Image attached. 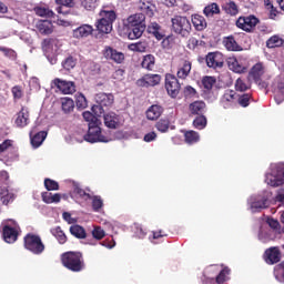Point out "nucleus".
Returning a JSON list of instances; mask_svg holds the SVG:
<instances>
[{
    "instance_id": "3",
    "label": "nucleus",
    "mask_w": 284,
    "mask_h": 284,
    "mask_svg": "<svg viewBox=\"0 0 284 284\" xmlns=\"http://www.w3.org/2000/svg\"><path fill=\"white\" fill-rule=\"evenodd\" d=\"M172 30L175 34H180V37L187 38L192 32V22L187 17L175 16L171 19Z\"/></svg>"
},
{
    "instance_id": "36",
    "label": "nucleus",
    "mask_w": 284,
    "mask_h": 284,
    "mask_svg": "<svg viewBox=\"0 0 284 284\" xmlns=\"http://www.w3.org/2000/svg\"><path fill=\"white\" fill-rule=\"evenodd\" d=\"M155 65H156V58L153 54H146L143 57L141 62V68H143L144 70H148L149 72H152Z\"/></svg>"
},
{
    "instance_id": "64",
    "label": "nucleus",
    "mask_w": 284,
    "mask_h": 284,
    "mask_svg": "<svg viewBox=\"0 0 284 284\" xmlns=\"http://www.w3.org/2000/svg\"><path fill=\"white\" fill-rule=\"evenodd\" d=\"M81 6H83L85 10H94L97 0H81Z\"/></svg>"
},
{
    "instance_id": "32",
    "label": "nucleus",
    "mask_w": 284,
    "mask_h": 284,
    "mask_svg": "<svg viewBox=\"0 0 284 284\" xmlns=\"http://www.w3.org/2000/svg\"><path fill=\"white\" fill-rule=\"evenodd\" d=\"M32 132H30V139H31V145L33 148H41L43 141H45V138L48 136V132L45 131H40L38 133H36L34 135H32Z\"/></svg>"
},
{
    "instance_id": "13",
    "label": "nucleus",
    "mask_w": 284,
    "mask_h": 284,
    "mask_svg": "<svg viewBox=\"0 0 284 284\" xmlns=\"http://www.w3.org/2000/svg\"><path fill=\"white\" fill-rule=\"evenodd\" d=\"M52 83L62 94H74V92H77V85L72 81L55 78Z\"/></svg>"
},
{
    "instance_id": "11",
    "label": "nucleus",
    "mask_w": 284,
    "mask_h": 284,
    "mask_svg": "<svg viewBox=\"0 0 284 284\" xmlns=\"http://www.w3.org/2000/svg\"><path fill=\"white\" fill-rule=\"evenodd\" d=\"M239 101V93L232 89H227L224 91L221 97L220 103L224 108V110H230V108H234Z\"/></svg>"
},
{
    "instance_id": "17",
    "label": "nucleus",
    "mask_w": 284,
    "mask_h": 284,
    "mask_svg": "<svg viewBox=\"0 0 284 284\" xmlns=\"http://www.w3.org/2000/svg\"><path fill=\"white\" fill-rule=\"evenodd\" d=\"M230 267H224L220 271V273L214 277H205L206 284H224L229 280L230 276Z\"/></svg>"
},
{
    "instance_id": "63",
    "label": "nucleus",
    "mask_w": 284,
    "mask_h": 284,
    "mask_svg": "<svg viewBox=\"0 0 284 284\" xmlns=\"http://www.w3.org/2000/svg\"><path fill=\"white\" fill-rule=\"evenodd\" d=\"M199 45H201V42L199 41V39L191 37L187 40L186 48H189V50H196Z\"/></svg>"
},
{
    "instance_id": "52",
    "label": "nucleus",
    "mask_w": 284,
    "mask_h": 284,
    "mask_svg": "<svg viewBox=\"0 0 284 284\" xmlns=\"http://www.w3.org/2000/svg\"><path fill=\"white\" fill-rule=\"evenodd\" d=\"M184 139L190 145H192L193 143H199L200 135L196 131H186L184 133Z\"/></svg>"
},
{
    "instance_id": "48",
    "label": "nucleus",
    "mask_w": 284,
    "mask_h": 284,
    "mask_svg": "<svg viewBox=\"0 0 284 284\" xmlns=\"http://www.w3.org/2000/svg\"><path fill=\"white\" fill-rule=\"evenodd\" d=\"M284 40L278 36H273L266 41V48H281L283 47Z\"/></svg>"
},
{
    "instance_id": "29",
    "label": "nucleus",
    "mask_w": 284,
    "mask_h": 284,
    "mask_svg": "<svg viewBox=\"0 0 284 284\" xmlns=\"http://www.w3.org/2000/svg\"><path fill=\"white\" fill-rule=\"evenodd\" d=\"M148 32L149 34H152L153 37H155L158 41H161L165 38V31H163V29L156 22H151L148 26Z\"/></svg>"
},
{
    "instance_id": "14",
    "label": "nucleus",
    "mask_w": 284,
    "mask_h": 284,
    "mask_svg": "<svg viewBox=\"0 0 284 284\" xmlns=\"http://www.w3.org/2000/svg\"><path fill=\"white\" fill-rule=\"evenodd\" d=\"M104 125H106L110 130H119L123 123L121 122V115L115 112H108L103 115Z\"/></svg>"
},
{
    "instance_id": "45",
    "label": "nucleus",
    "mask_w": 284,
    "mask_h": 284,
    "mask_svg": "<svg viewBox=\"0 0 284 284\" xmlns=\"http://www.w3.org/2000/svg\"><path fill=\"white\" fill-rule=\"evenodd\" d=\"M61 106H62V112H64V114H70V112L74 110V100L70 98H62Z\"/></svg>"
},
{
    "instance_id": "19",
    "label": "nucleus",
    "mask_w": 284,
    "mask_h": 284,
    "mask_svg": "<svg viewBox=\"0 0 284 284\" xmlns=\"http://www.w3.org/2000/svg\"><path fill=\"white\" fill-rule=\"evenodd\" d=\"M265 256L268 265H275L281 262V250L278 246L270 247L265 251Z\"/></svg>"
},
{
    "instance_id": "33",
    "label": "nucleus",
    "mask_w": 284,
    "mask_h": 284,
    "mask_svg": "<svg viewBox=\"0 0 284 284\" xmlns=\"http://www.w3.org/2000/svg\"><path fill=\"white\" fill-rule=\"evenodd\" d=\"M129 29L128 38L131 41H134V39H141L143 37V33L145 32V28L148 26H141V27H126Z\"/></svg>"
},
{
    "instance_id": "4",
    "label": "nucleus",
    "mask_w": 284,
    "mask_h": 284,
    "mask_svg": "<svg viewBox=\"0 0 284 284\" xmlns=\"http://www.w3.org/2000/svg\"><path fill=\"white\" fill-rule=\"evenodd\" d=\"M265 183L271 187L284 185V165L275 164L271 166V172L266 174Z\"/></svg>"
},
{
    "instance_id": "6",
    "label": "nucleus",
    "mask_w": 284,
    "mask_h": 284,
    "mask_svg": "<svg viewBox=\"0 0 284 284\" xmlns=\"http://www.w3.org/2000/svg\"><path fill=\"white\" fill-rule=\"evenodd\" d=\"M84 141H88V143H108V138L101 134L99 122L89 126L88 133L84 135Z\"/></svg>"
},
{
    "instance_id": "16",
    "label": "nucleus",
    "mask_w": 284,
    "mask_h": 284,
    "mask_svg": "<svg viewBox=\"0 0 284 284\" xmlns=\"http://www.w3.org/2000/svg\"><path fill=\"white\" fill-rule=\"evenodd\" d=\"M207 110V104L203 100H196L189 104V111L193 116H201L205 114Z\"/></svg>"
},
{
    "instance_id": "9",
    "label": "nucleus",
    "mask_w": 284,
    "mask_h": 284,
    "mask_svg": "<svg viewBox=\"0 0 284 284\" xmlns=\"http://www.w3.org/2000/svg\"><path fill=\"white\" fill-rule=\"evenodd\" d=\"M205 61L207 68H211L212 70H221V68L225 65V57L219 51L209 52L205 57Z\"/></svg>"
},
{
    "instance_id": "42",
    "label": "nucleus",
    "mask_w": 284,
    "mask_h": 284,
    "mask_svg": "<svg viewBox=\"0 0 284 284\" xmlns=\"http://www.w3.org/2000/svg\"><path fill=\"white\" fill-rule=\"evenodd\" d=\"M69 232L75 239H85L88 236L85 229L79 224L71 225Z\"/></svg>"
},
{
    "instance_id": "62",
    "label": "nucleus",
    "mask_w": 284,
    "mask_h": 284,
    "mask_svg": "<svg viewBox=\"0 0 284 284\" xmlns=\"http://www.w3.org/2000/svg\"><path fill=\"white\" fill-rule=\"evenodd\" d=\"M54 43H57V40H54L53 38H47L42 41V50H52V47L54 45Z\"/></svg>"
},
{
    "instance_id": "59",
    "label": "nucleus",
    "mask_w": 284,
    "mask_h": 284,
    "mask_svg": "<svg viewBox=\"0 0 284 284\" xmlns=\"http://www.w3.org/2000/svg\"><path fill=\"white\" fill-rule=\"evenodd\" d=\"M11 94L14 101H19L20 99H23V87L21 85L12 87Z\"/></svg>"
},
{
    "instance_id": "22",
    "label": "nucleus",
    "mask_w": 284,
    "mask_h": 284,
    "mask_svg": "<svg viewBox=\"0 0 284 284\" xmlns=\"http://www.w3.org/2000/svg\"><path fill=\"white\" fill-rule=\"evenodd\" d=\"M229 70L235 72L236 74H245L247 72V65L243 64V62L239 61L236 58L227 59Z\"/></svg>"
},
{
    "instance_id": "61",
    "label": "nucleus",
    "mask_w": 284,
    "mask_h": 284,
    "mask_svg": "<svg viewBox=\"0 0 284 284\" xmlns=\"http://www.w3.org/2000/svg\"><path fill=\"white\" fill-rule=\"evenodd\" d=\"M92 236L97 241L105 239V231L101 226H95L92 231Z\"/></svg>"
},
{
    "instance_id": "38",
    "label": "nucleus",
    "mask_w": 284,
    "mask_h": 284,
    "mask_svg": "<svg viewBox=\"0 0 284 284\" xmlns=\"http://www.w3.org/2000/svg\"><path fill=\"white\" fill-rule=\"evenodd\" d=\"M201 83L204 92H212V89L216 85V78L212 75H204Z\"/></svg>"
},
{
    "instance_id": "28",
    "label": "nucleus",
    "mask_w": 284,
    "mask_h": 284,
    "mask_svg": "<svg viewBox=\"0 0 284 284\" xmlns=\"http://www.w3.org/2000/svg\"><path fill=\"white\" fill-rule=\"evenodd\" d=\"M266 207H270V201L265 196H257L251 202L252 212H261V210H266Z\"/></svg>"
},
{
    "instance_id": "35",
    "label": "nucleus",
    "mask_w": 284,
    "mask_h": 284,
    "mask_svg": "<svg viewBox=\"0 0 284 284\" xmlns=\"http://www.w3.org/2000/svg\"><path fill=\"white\" fill-rule=\"evenodd\" d=\"M37 30L40 34H52V22L49 20H39L36 24Z\"/></svg>"
},
{
    "instance_id": "55",
    "label": "nucleus",
    "mask_w": 284,
    "mask_h": 284,
    "mask_svg": "<svg viewBox=\"0 0 284 284\" xmlns=\"http://www.w3.org/2000/svg\"><path fill=\"white\" fill-rule=\"evenodd\" d=\"M44 187H45V190H48V192L57 191V190H59V182H57L50 178H47V179H44Z\"/></svg>"
},
{
    "instance_id": "2",
    "label": "nucleus",
    "mask_w": 284,
    "mask_h": 284,
    "mask_svg": "<svg viewBox=\"0 0 284 284\" xmlns=\"http://www.w3.org/2000/svg\"><path fill=\"white\" fill-rule=\"evenodd\" d=\"M23 243L24 248L31 252V254L39 256L42 252H45V244H43L41 236L34 233H28L23 239Z\"/></svg>"
},
{
    "instance_id": "15",
    "label": "nucleus",
    "mask_w": 284,
    "mask_h": 284,
    "mask_svg": "<svg viewBox=\"0 0 284 284\" xmlns=\"http://www.w3.org/2000/svg\"><path fill=\"white\" fill-rule=\"evenodd\" d=\"M2 236L6 243H17L19 239V231L14 226H10V224H6L2 229Z\"/></svg>"
},
{
    "instance_id": "46",
    "label": "nucleus",
    "mask_w": 284,
    "mask_h": 284,
    "mask_svg": "<svg viewBox=\"0 0 284 284\" xmlns=\"http://www.w3.org/2000/svg\"><path fill=\"white\" fill-rule=\"evenodd\" d=\"M237 103L241 108H248L252 103V93L237 94Z\"/></svg>"
},
{
    "instance_id": "8",
    "label": "nucleus",
    "mask_w": 284,
    "mask_h": 284,
    "mask_svg": "<svg viewBox=\"0 0 284 284\" xmlns=\"http://www.w3.org/2000/svg\"><path fill=\"white\" fill-rule=\"evenodd\" d=\"M165 90L172 99H176L181 92V83L179 82V79H176L172 73L165 74Z\"/></svg>"
},
{
    "instance_id": "10",
    "label": "nucleus",
    "mask_w": 284,
    "mask_h": 284,
    "mask_svg": "<svg viewBox=\"0 0 284 284\" xmlns=\"http://www.w3.org/2000/svg\"><path fill=\"white\" fill-rule=\"evenodd\" d=\"M161 83V74L146 73L136 80L138 88H155Z\"/></svg>"
},
{
    "instance_id": "30",
    "label": "nucleus",
    "mask_w": 284,
    "mask_h": 284,
    "mask_svg": "<svg viewBox=\"0 0 284 284\" xmlns=\"http://www.w3.org/2000/svg\"><path fill=\"white\" fill-rule=\"evenodd\" d=\"M192 23H193V28L197 31V32H203V30H205V28H207V20H205V17L201 16V14H192V19H191Z\"/></svg>"
},
{
    "instance_id": "51",
    "label": "nucleus",
    "mask_w": 284,
    "mask_h": 284,
    "mask_svg": "<svg viewBox=\"0 0 284 284\" xmlns=\"http://www.w3.org/2000/svg\"><path fill=\"white\" fill-rule=\"evenodd\" d=\"M82 116H83L84 121H87V123H89L88 125L90 128V125H94L95 123H99V118H97V116H101V115H97L95 113L93 114L90 111H84L82 113Z\"/></svg>"
},
{
    "instance_id": "20",
    "label": "nucleus",
    "mask_w": 284,
    "mask_h": 284,
    "mask_svg": "<svg viewBox=\"0 0 284 284\" xmlns=\"http://www.w3.org/2000/svg\"><path fill=\"white\" fill-rule=\"evenodd\" d=\"M263 74H265V67L262 62H257L251 68L248 79H253L255 83H261V77H263Z\"/></svg>"
},
{
    "instance_id": "57",
    "label": "nucleus",
    "mask_w": 284,
    "mask_h": 284,
    "mask_svg": "<svg viewBox=\"0 0 284 284\" xmlns=\"http://www.w3.org/2000/svg\"><path fill=\"white\" fill-rule=\"evenodd\" d=\"M77 67V59L72 55H69L63 62H62V68L64 70H72L73 68Z\"/></svg>"
},
{
    "instance_id": "53",
    "label": "nucleus",
    "mask_w": 284,
    "mask_h": 284,
    "mask_svg": "<svg viewBox=\"0 0 284 284\" xmlns=\"http://www.w3.org/2000/svg\"><path fill=\"white\" fill-rule=\"evenodd\" d=\"M73 193L77 194L80 199H83V201H90V199H92V195L85 192V190L81 189L79 184L73 185Z\"/></svg>"
},
{
    "instance_id": "58",
    "label": "nucleus",
    "mask_w": 284,
    "mask_h": 284,
    "mask_svg": "<svg viewBox=\"0 0 284 284\" xmlns=\"http://www.w3.org/2000/svg\"><path fill=\"white\" fill-rule=\"evenodd\" d=\"M129 50H132V52H145L148 44H145V42L131 43Z\"/></svg>"
},
{
    "instance_id": "49",
    "label": "nucleus",
    "mask_w": 284,
    "mask_h": 284,
    "mask_svg": "<svg viewBox=\"0 0 284 284\" xmlns=\"http://www.w3.org/2000/svg\"><path fill=\"white\" fill-rule=\"evenodd\" d=\"M193 126L196 130H205V128H207V118H205V115H197L193 120Z\"/></svg>"
},
{
    "instance_id": "39",
    "label": "nucleus",
    "mask_w": 284,
    "mask_h": 284,
    "mask_svg": "<svg viewBox=\"0 0 284 284\" xmlns=\"http://www.w3.org/2000/svg\"><path fill=\"white\" fill-rule=\"evenodd\" d=\"M51 234L57 239L60 245H65V243H68V236L65 235L63 230H61V226L51 229Z\"/></svg>"
},
{
    "instance_id": "18",
    "label": "nucleus",
    "mask_w": 284,
    "mask_h": 284,
    "mask_svg": "<svg viewBox=\"0 0 284 284\" xmlns=\"http://www.w3.org/2000/svg\"><path fill=\"white\" fill-rule=\"evenodd\" d=\"M99 19L114 23L116 21V10H114V7L104 6L99 12Z\"/></svg>"
},
{
    "instance_id": "5",
    "label": "nucleus",
    "mask_w": 284,
    "mask_h": 284,
    "mask_svg": "<svg viewBox=\"0 0 284 284\" xmlns=\"http://www.w3.org/2000/svg\"><path fill=\"white\" fill-rule=\"evenodd\" d=\"M97 105L92 106V112L97 116H101L103 114V108H110L112 103H114V95L112 93H103L100 92L95 95Z\"/></svg>"
},
{
    "instance_id": "21",
    "label": "nucleus",
    "mask_w": 284,
    "mask_h": 284,
    "mask_svg": "<svg viewBox=\"0 0 284 284\" xmlns=\"http://www.w3.org/2000/svg\"><path fill=\"white\" fill-rule=\"evenodd\" d=\"M192 72V61L190 60H182V63L178 68L176 77L178 79H182L185 81L190 77Z\"/></svg>"
},
{
    "instance_id": "37",
    "label": "nucleus",
    "mask_w": 284,
    "mask_h": 284,
    "mask_svg": "<svg viewBox=\"0 0 284 284\" xmlns=\"http://www.w3.org/2000/svg\"><path fill=\"white\" fill-rule=\"evenodd\" d=\"M140 10H141L140 14H144V17L146 16L152 19V17H154V11L156 10V7L150 1L141 2Z\"/></svg>"
},
{
    "instance_id": "24",
    "label": "nucleus",
    "mask_w": 284,
    "mask_h": 284,
    "mask_svg": "<svg viewBox=\"0 0 284 284\" xmlns=\"http://www.w3.org/2000/svg\"><path fill=\"white\" fill-rule=\"evenodd\" d=\"M30 123V112L27 108L22 106L16 118L17 128H26Z\"/></svg>"
},
{
    "instance_id": "23",
    "label": "nucleus",
    "mask_w": 284,
    "mask_h": 284,
    "mask_svg": "<svg viewBox=\"0 0 284 284\" xmlns=\"http://www.w3.org/2000/svg\"><path fill=\"white\" fill-rule=\"evenodd\" d=\"M94 32V27L91 24H82L73 30V38L74 39H85L90 37Z\"/></svg>"
},
{
    "instance_id": "12",
    "label": "nucleus",
    "mask_w": 284,
    "mask_h": 284,
    "mask_svg": "<svg viewBox=\"0 0 284 284\" xmlns=\"http://www.w3.org/2000/svg\"><path fill=\"white\" fill-rule=\"evenodd\" d=\"M102 54L104 59H106L108 61H113L114 63H118V64H121L123 63V61H125V54L112 47H105L104 50L102 51Z\"/></svg>"
},
{
    "instance_id": "47",
    "label": "nucleus",
    "mask_w": 284,
    "mask_h": 284,
    "mask_svg": "<svg viewBox=\"0 0 284 284\" xmlns=\"http://www.w3.org/2000/svg\"><path fill=\"white\" fill-rule=\"evenodd\" d=\"M89 201H92L91 205L93 212H101V210H103V199L100 195H93Z\"/></svg>"
},
{
    "instance_id": "41",
    "label": "nucleus",
    "mask_w": 284,
    "mask_h": 284,
    "mask_svg": "<svg viewBox=\"0 0 284 284\" xmlns=\"http://www.w3.org/2000/svg\"><path fill=\"white\" fill-rule=\"evenodd\" d=\"M0 201L2 205H8L14 201V193L10 192L7 187L0 189Z\"/></svg>"
},
{
    "instance_id": "26",
    "label": "nucleus",
    "mask_w": 284,
    "mask_h": 284,
    "mask_svg": "<svg viewBox=\"0 0 284 284\" xmlns=\"http://www.w3.org/2000/svg\"><path fill=\"white\" fill-rule=\"evenodd\" d=\"M141 26L145 24V14L143 13H135L131 14L126 19V27H138L141 28Z\"/></svg>"
},
{
    "instance_id": "40",
    "label": "nucleus",
    "mask_w": 284,
    "mask_h": 284,
    "mask_svg": "<svg viewBox=\"0 0 284 284\" xmlns=\"http://www.w3.org/2000/svg\"><path fill=\"white\" fill-rule=\"evenodd\" d=\"M59 6L55 10L58 14H68L65 8H72L74 6V0H55Z\"/></svg>"
},
{
    "instance_id": "50",
    "label": "nucleus",
    "mask_w": 284,
    "mask_h": 284,
    "mask_svg": "<svg viewBox=\"0 0 284 284\" xmlns=\"http://www.w3.org/2000/svg\"><path fill=\"white\" fill-rule=\"evenodd\" d=\"M155 129L158 130V132L165 134V132H168V130H170V119H160L155 123Z\"/></svg>"
},
{
    "instance_id": "34",
    "label": "nucleus",
    "mask_w": 284,
    "mask_h": 284,
    "mask_svg": "<svg viewBox=\"0 0 284 284\" xmlns=\"http://www.w3.org/2000/svg\"><path fill=\"white\" fill-rule=\"evenodd\" d=\"M258 239L262 243H270V241H276V231L268 229H261L258 232Z\"/></svg>"
},
{
    "instance_id": "31",
    "label": "nucleus",
    "mask_w": 284,
    "mask_h": 284,
    "mask_svg": "<svg viewBox=\"0 0 284 284\" xmlns=\"http://www.w3.org/2000/svg\"><path fill=\"white\" fill-rule=\"evenodd\" d=\"M223 43L224 48H226L229 52H241V50H243V48H241V45L239 44V42H236V39H234L233 36L224 38Z\"/></svg>"
},
{
    "instance_id": "7",
    "label": "nucleus",
    "mask_w": 284,
    "mask_h": 284,
    "mask_svg": "<svg viewBox=\"0 0 284 284\" xmlns=\"http://www.w3.org/2000/svg\"><path fill=\"white\" fill-rule=\"evenodd\" d=\"M258 23H260L258 18L251 14V16H246V17L245 16L240 17L236 20L235 26L240 30H243L244 32H252V30H254L256 28V26H258Z\"/></svg>"
},
{
    "instance_id": "56",
    "label": "nucleus",
    "mask_w": 284,
    "mask_h": 284,
    "mask_svg": "<svg viewBox=\"0 0 284 284\" xmlns=\"http://www.w3.org/2000/svg\"><path fill=\"white\" fill-rule=\"evenodd\" d=\"M185 99H199V92L192 85H186L184 88Z\"/></svg>"
},
{
    "instance_id": "27",
    "label": "nucleus",
    "mask_w": 284,
    "mask_h": 284,
    "mask_svg": "<svg viewBox=\"0 0 284 284\" xmlns=\"http://www.w3.org/2000/svg\"><path fill=\"white\" fill-rule=\"evenodd\" d=\"M164 109L162 105L153 104L146 110V119L149 121H156L163 114Z\"/></svg>"
},
{
    "instance_id": "44",
    "label": "nucleus",
    "mask_w": 284,
    "mask_h": 284,
    "mask_svg": "<svg viewBox=\"0 0 284 284\" xmlns=\"http://www.w3.org/2000/svg\"><path fill=\"white\" fill-rule=\"evenodd\" d=\"M223 10L226 12V14L236 17V14H239V4H236L234 1H229L223 6Z\"/></svg>"
},
{
    "instance_id": "43",
    "label": "nucleus",
    "mask_w": 284,
    "mask_h": 284,
    "mask_svg": "<svg viewBox=\"0 0 284 284\" xmlns=\"http://www.w3.org/2000/svg\"><path fill=\"white\" fill-rule=\"evenodd\" d=\"M203 14L206 17H214V14H221V8L219 3L212 2L203 9Z\"/></svg>"
},
{
    "instance_id": "54",
    "label": "nucleus",
    "mask_w": 284,
    "mask_h": 284,
    "mask_svg": "<svg viewBox=\"0 0 284 284\" xmlns=\"http://www.w3.org/2000/svg\"><path fill=\"white\" fill-rule=\"evenodd\" d=\"M274 276L276 281L284 282V261L274 267Z\"/></svg>"
},
{
    "instance_id": "1",
    "label": "nucleus",
    "mask_w": 284,
    "mask_h": 284,
    "mask_svg": "<svg viewBox=\"0 0 284 284\" xmlns=\"http://www.w3.org/2000/svg\"><path fill=\"white\" fill-rule=\"evenodd\" d=\"M61 263L70 272H83L85 270V260H83V253L81 252L69 251L63 253Z\"/></svg>"
},
{
    "instance_id": "25",
    "label": "nucleus",
    "mask_w": 284,
    "mask_h": 284,
    "mask_svg": "<svg viewBox=\"0 0 284 284\" xmlns=\"http://www.w3.org/2000/svg\"><path fill=\"white\" fill-rule=\"evenodd\" d=\"M114 22H110L108 20H102L99 18L95 21V28L100 34H110L113 30Z\"/></svg>"
},
{
    "instance_id": "60",
    "label": "nucleus",
    "mask_w": 284,
    "mask_h": 284,
    "mask_svg": "<svg viewBox=\"0 0 284 284\" xmlns=\"http://www.w3.org/2000/svg\"><path fill=\"white\" fill-rule=\"evenodd\" d=\"M246 90H250V85H247V83H245V80L239 78L235 81V91L236 92H246Z\"/></svg>"
}]
</instances>
